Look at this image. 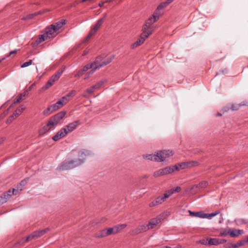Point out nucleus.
Listing matches in <instances>:
<instances>
[{"mask_svg": "<svg viewBox=\"0 0 248 248\" xmlns=\"http://www.w3.org/2000/svg\"><path fill=\"white\" fill-rule=\"evenodd\" d=\"M173 152L170 150L159 151L156 154H146L143 155V157L146 160L155 161L157 162H162L167 158L172 156Z\"/></svg>", "mask_w": 248, "mask_h": 248, "instance_id": "nucleus-1", "label": "nucleus"}, {"mask_svg": "<svg viewBox=\"0 0 248 248\" xmlns=\"http://www.w3.org/2000/svg\"><path fill=\"white\" fill-rule=\"evenodd\" d=\"M114 57V56H112L109 58L105 59L104 56H99L97 57L95 60L92 62L93 64L94 69H92L90 71V74H93L96 69H99L101 67L110 63Z\"/></svg>", "mask_w": 248, "mask_h": 248, "instance_id": "nucleus-2", "label": "nucleus"}, {"mask_svg": "<svg viewBox=\"0 0 248 248\" xmlns=\"http://www.w3.org/2000/svg\"><path fill=\"white\" fill-rule=\"evenodd\" d=\"M54 25L52 24L46 28L45 32L40 35L38 39V42L41 43L46 40L47 38H53L57 35V31L55 29Z\"/></svg>", "mask_w": 248, "mask_h": 248, "instance_id": "nucleus-3", "label": "nucleus"}, {"mask_svg": "<svg viewBox=\"0 0 248 248\" xmlns=\"http://www.w3.org/2000/svg\"><path fill=\"white\" fill-rule=\"evenodd\" d=\"M84 162L83 159H79L75 160H71L61 164L58 168L61 170H66L73 169L81 165Z\"/></svg>", "mask_w": 248, "mask_h": 248, "instance_id": "nucleus-4", "label": "nucleus"}, {"mask_svg": "<svg viewBox=\"0 0 248 248\" xmlns=\"http://www.w3.org/2000/svg\"><path fill=\"white\" fill-rule=\"evenodd\" d=\"M49 231L48 228H46L41 230H39L37 231L34 232L32 233L29 235L27 237H26L25 238H23L20 242V243H21L22 244L25 243L28 241H29L32 239L37 238L43 235H44L45 233Z\"/></svg>", "mask_w": 248, "mask_h": 248, "instance_id": "nucleus-5", "label": "nucleus"}, {"mask_svg": "<svg viewBox=\"0 0 248 248\" xmlns=\"http://www.w3.org/2000/svg\"><path fill=\"white\" fill-rule=\"evenodd\" d=\"M161 16V14L160 13L158 12L157 11H155L153 15L150 16L147 20L146 21L145 24L143 27L142 28V31H144V27L146 28V30L147 31H148V30L149 31H151L152 32L153 31V30L150 28V26L155 21H156Z\"/></svg>", "mask_w": 248, "mask_h": 248, "instance_id": "nucleus-6", "label": "nucleus"}, {"mask_svg": "<svg viewBox=\"0 0 248 248\" xmlns=\"http://www.w3.org/2000/svg\"><path fill=\"white\" fill-rule=\"evenodd\" d=\"M178 169L179 168L176 165L172 167H167L155 171L154 172L153 175L155 177H157L160 176L171 173L175 170H178Z\"/></svg>", "mask_w": 248, "mask_h": 248, "instance_id": "nucleus-7", "label": "nucleus"}, {"mask_svg": "<svg viewBox=\"0 0 248 248\" xmlns=\"http://www.w3.org/2000/svg\"><path fill=\"white\" fill-rule=\"evenodd\" d=\"M152 33V31L148 30L146 31V28L144 27V31L141 34L140 37L138 39L132 46V48L137 47L140 46V45L143 43L145 39L148 37V36Z\"/></svg>", "mask_w": 248, "mask_h": 248, "instance_id": "nucleus-8", "label": "nucleus"}, {"mask_svg": "<svg viewBox=\"0 0 248 248\" xmlns=\"http://www.w3.org/2000/svg\"><path fill=\"white\" fill-rule=\"evenodd\" d=\"M63 69H61L59 70L55 74L53 75L49 80L47 82L46 84L43 87V89L44 90L47 89L51 87L52 85H53L54 83L59 79L62 73H63Z\"/></svg>", "mask_w": 248, "mask_h": 248, "instance_id": "nucleus-9", "label": "nucleus"}, {"mask_svg": "<svg viewBox=\"0 0 248 248\" xmlns=\"http://www.w3.org/2000/svg\"><path fill=\"white\" fill-rule=\"evenodd\" d=\"M57 125V124L50 118L47 124L45 125L39 131L40 135H43L51 129L54 128Z\"/></svg>", "mask_w": 248, "mask_h": 248, "instance_id": "nucleus-10", "label": "nucleus"}, {"mask_svg": "<svg viewBox=\"0 0 248 248\" xmlns=\"http://www.w3.org/2000/svg\"><path fill=\"white\" fill-rule=\"evenodd\" d=\"M105 17L106 16H104V17L102 18L97 21V23L95 24L93 28L90 31L88 35L87 36L86 38V40L87 41L89 40L91 37L92 35H93L95 33V32L98 30V29L100 27V26L104 22V20Z\"/></svg>", "mask_w": 248, "mask_h": 248, "instance_id": "nucleus-11", "label": "nucleus"}, {"mask_svg": "<svg viewBox=\"0 0 248 248\" xmlns=\"http://www.w3.org/2000/svg\"><path fill=\"white\" fill-rule=\"evenodd\" d=\"M162 217H157L155 218L150 219L147 224L149 229L154 228L157 224L161 223Z\"/></svg>", "mask_w": 248, "mask_h": 248, "instance_id": "nucleus-12", "label": "nucleus"}, {"mask_svg": "<svg viewBox=\"0 0 248 248\" xmlns=\"http://www.w3.org/2000/svg\"><path fill=\"white\" fill-rule=\"evenodd\" d=\"M78 124V121H74L66 125L65 127H63V129H65V132L68 134V133L74 131L77 128Z\"/></svg>", "mask_w": 248, "mask_h": 248, "instance_id": "nucleus-13", "label": "nucleus"}, {"mask_svg": "<svg viewBox=\"0 0 248 248\" xmlns=\"http://www.w3.org/2000/svg\"><path fill=\"white\" fill-rule=\"evenodd\" d=\"M67 135V134L65 132V129L62 128L59 131L52 139L54 141H58L60 139L65 137Z\"/></svg>", "mask_w": 248, "mask_h": 248, "instance_id": "nucleus-14", "label": "nucleus"}, {"mask_svg": "<svg viewBox=\"0 0 248 248\" xmlns=\"http://www.w3.org/2000/svg\"><path fill=\"white\" fill-rule=\"evenodd\" d=\"M166 199L164 198L163 195L159 196L157 197L155 200L152 201L149 204V206L150 207H153L157 205L163 203Z\"/></svg>", "mask_w": 248, "mask_h": 248, "instance_id": "nucleus-15", "label": "nucleus"}, {"mask_svg": "<svg viewBox=\"0 0 248 248\" xmlns=\"http://www.w3.org/2000/svg\"><path fill=\"white\" fill-rule=\"evenodd\" d=\"M148 230H149V228L147 224H144L137 228L134 231H133V233L134 234H137L142 232H146Z\"/></svg>", "mask_w": 248, "mask_h": 248, "instance_id": "nucleus-16", "label": "nucleus"}, {"mask_svg": "<svg viewBox=\"0 0 248 248\" xmlns=\"http://www.w3.org/2000/svg\"><path fill=\"white\" fill-rule=\"evenodd\" d=\"M65 114V112L61 111L51 117V118L55 122V124H58L60 121L63 118Z\"/></svg>", "mask_w": 248, "mask_h": 248, "instance_id": "nucleus-17", "label": "nucleus"}, {"mask_svg": "<svg viewBox=\"0 0 248 248\" xmlns=\"http://www.w3.org/2000/svg\"><path fill=\"white\" fill-rule=\"evenodd\" d=\"M247 241L246 240H241L237 242L235 244L233 243H229L226 245L227 248H238L240 247L244 246Z\"/></svg>", "mask_w": 248, "mask_h": 248, "instance_id": "nucleus-18", "label": "nucleus"}, {"mask_svg": "<svg viewBox=\"0 0 248 248\" xmlns=\"http://www.w3.org/2000/svg\"><path fill=\"white\" fill-rule=\"evenodd\" d=\"M188 212L189 213V215L191 216L195 217H198L200 218H204V217H205V215H204V213H202V212H192L190 210L188 211Z\"/></svg>", "mask_w": 248, "mask_h": 248, "instance_id": "nucleus-19", "label": "nucleus"}, {"mask_svg": "<svg viewBox=\"0 0 248 248\" xmlns=\"http://www.w3.org/2000/svg\"><path fill=\"white\" fill-rule=\"evenodd\" d=\"M65 24V20L62 19L61 21H58L54 24H52V25H54V28L58 31L60 29H61L62 26Z\"/></svg>", "mask_w": 248, "mask_h": 248, "instance_id": "nucleus-20", "label": "nucleus"}, {"mask_svg": "<svg viewBox=\"0 0 248 248\" xmlns=\"http://www.w3.org/2000/svg\"><path fill=\"white\" fill-rule=\"evenodd\" d=\"M242 230L234 229L232 231H230V236L231 237H235L242 234Z\"/></svg>", "mask_w": 248, "mask_h": 248, "instance_id": "nucleus-21", "label": "nucleus"}, {"mask_svg": "<svg viewBox=\"0 0 248 248\" xmlns=\"http://www.w3.org/2000/svg\"><path fill=\"white\" fill-rule=\"evenodd\" d=\"M107 236L106 229L102 230L98 233L95 234V237L96 238H102Z\"/></svg>", "mask_w": 248, "mask_h": 248, "instance_id": "nucleus-22", "label": "nucleus"}, {"mask_svg": "<svg viewBox=\"0 0 248 248\" xmlns=\"http://www.w3.org/2000/svg\"><path fill=\"white\" fill-rule=\"evenodd\" d=\"M208 245L210 246L218 245L217 238H208Z\"/></svg>", "mask_w": 248, "mask_h": 248, "instance_id": "nucleus-23", "label": "nucleus"}, {"mask_svg": "<svg viewBox=\"0 0 248 248\" xmlns=\"http://www.w3.org/2000/svg\"><path fill=\"white\" fill-rule=\"evenodd\" d=\"M25 108L22 106L18 107L13 114L16 117H18L20 115L21 113L24 110Z\"/></svg>", "mask_w": 248, "mask_h": 248, "instance_id": "nucleus-24", "label": "nucleus"}, {"mask_svg": "<svg viewBox=\"0 0 248 248\" xmlns=\"http://www.w3.org/2000/svg\"><path fill=\"white\" fill-rule=\"evenodd\" d=\"M63 106L62 103L60 101V100L58 101L56 103L52 105L53 110L55 111L61 108Z\"/></svg>", "mask_w": 248, "mask_h": 248, "instance_id": "nucleus-25", "label": "nucleus"}, {"mask_svg": "<svg viewBox=\"0 0 248 248\" xmlns=\"http://www.w3.org/2000/svg\"><path fill=\"white\" fill-rule=\"evenodd\" d=\"M234 221L238 225L248 223V220L244 218H237L235 219Z\"/></svg>", "mask_w": 248, "mask_h": 248, "instance_id": "nucleus-26", "label": "nucleus"}, {"mask_svg": "<svg viewBox=\"0 0 248 248\" xmlns=\"http://www.w3.org/2000/svg\"><path fill=\"white\" fill-rule=\"evenodd\" d=\"M92 155V153L90 151L87 150H83L80 152L79 156L80 157L85 159L84 157L86 156H89Z\"/></svg>", "mask_w": 248, "mask_h": 248, "instance_id": "nucleus-27", "label": "nucleus"}, {"mask_svg": "<svg viewBox=\"0 0 248 248\" xmlns=\"http://www.w3.org/2000/svg\"><path fill=\"white\" fill-rule=\"evenodd\" d=\"M106 82V79H102L96 83L95 85H93V88H95V89L98 90Z\"/></svg>", "mask_w": 248, "mask_h": 248, "instance_id": "nucleus-28", "label": "nucleus"}, {"mask_svg": "<svg viewBox=\"0 0 248 248\" xmlns=\"http://www.w3.org/2000/svg\"><path fill=\"white\" fill-rule=\"evenodd\" d=\"M55 110H53L52 105L49 106L46 109L43 111V114L46 116L49 115Z\"/></svg>", "mask_w": 248, "mask_h": 248, "instance_id": "nucleus-29", "label": "nucleus"}, {"mask_svg": "<svg viewBox=\"0 0 248 248\" xmlns=\"http://www.w3.org/2000/svg\"><path fill=\"white\" fill-rule=\"evenodd\" d=\"M39 14V13H33V14H29V15H27L26 16H24V17H22L21 19L23 20L31 19L34 16H36L37 15H38Z\"/></svg>", "mask_w": 248, "mask_h": 248, "instance_id": "nucleus-30", "label": "nucleus"}, {"mask_svg": "<svg viewBox=\"0 0 248 248\" xmlns=\"http://www.w3.org/2000/svg\"><path fill=\"white\" fill-rule=\"evenodd\" d=\"M169 3H167V1H165L164 2H163L161 3L157 7L155 11H157L159 13V11L163 9L164 8L166 7Z\"/></svg>", "mask_w": 248, "mask_h": 248, "instance_id": "nucleus-31", "label": "nucleus"}, {"mask_svg": "<svg viewBox=\"0 0 248 248\" xmlns=\"http://www.w3.org/2000/svg\"><path fill=\"white\" fill-rule=\"evenodd\" d=\"M8 199V196L4 194L0 196V205L5 203Z\"/></svg>", "mask_w": 248, "mask_h": 248, "instance_id": "nucleus-32", "label": "nucleus"}, {"mask_svg": "<svg viewBox=\"0 0 248 248\" xmlns=\"http://www.w3.org/2000/svg\"><path fill=\"white\" fill-rule=\"evenodd\" d=\"M173 194V191L172 189H170L169 190H167L164 194H163V196L165 199L170 197L171 195Z\"/></svg>", "mask_w": 248, "mask_h": 248, "instance_id": "nucleus-33", "label": "nucleus"}, {"mask_svg": "<svg viewBox=\"0 0 248 248\" xmlns=\"http://www.w3.org/2000/svg\"><path fill=\"white\" fill-rule=\"evenodd\" d=\"M91 68H92V69H94L93 64L92 63H88L87 64L85 65L82 69V71L85 72Z\"/></svg>", "mask_w": 248, "mask_h": 248, "instance_id": "nucleus-34", "label": "nucleus"}, {"mask_svg": "<svg viewBox=\"0 0 248 248\" xmlns=\"http://www.w3.org/2000/svg\"><path fill=\"white\" fill-rule=\"evenodd\" d=\"M34 59H35L34 58L32 60H30L29 61L24 62L21 65V67L22 68H25L31 65L32 63V62L34 60Z\"/></svg>", "mask_w": 248, "mask_h": 248, "instance_id": "nucleus-35", "label": "nucleus"}, {"mask_svg": "<svg viewBox=\"0 0 248 248\" xmlns=\"http://www.w3.org/2000/svg\"><path fill=\"white\" fill-rule=\"evenodd\" d=\"M208 185V183L206 181L202 182L199 183L197 186L199 188H203L206 187Z\"/></svg>", "mask_w": 248, "mask_h": 248, "instance_id": "nucleus-36", "label": "nucleus"}, {"mask_svg": "<svg viewBox=\"0 0 248 248\" xmlns=\"http://www.w3.org/2000/svg\"><path fill=\"white\" fill-rule=\"evenodd\" d=\"M218 213H219L218 212H216L215 213H212L210 214H204V215L205 216V217H204V218L213 217L216 216L218 214Z\"/></svg>", "mask_w": 248, "mask_h": 248, "instance_id": "nucleus-37", "label": "nucleus"}, {"mask_svg": "<svg viewBox=\"0 0 248 248\" xmlns=\"http://www.w3.org/2000/svg\"><path fill=\"white\" fill-rule=\"evenodd\" d=\"M70 100V98L68 97L66 95L63 96L61 99L60 101L62 102L63 105L64 104H66Z\"/></svg>", "mask_w": 248, "mask_h": 248, "instance_id": "nucleus-38", "label": "nucleus"}, {"mask_svg": "<svg viewBox=\"0 0 248 248\" xmlns=\"http://www.w3.org/2000/svg\"><path fill=\"white\" fill-rule=\"evenodd\" d=\"M16 118L13 114L11 115L6 120V124H10Z\"/></svg>", "mask_w": 248, "mask_h": 248, "instance_id": "nucleus-39", "label": "nucleus"}, {"mask_svg": "<svg viewBox=\"0 0 248 248\" xmlns=\"http://www.w3.org/2000/svg\"><path fill=\"white\" fill-rule=\"evenodd\" d=\"M106 232L107 236L111 234L114 233V228H109L108 229H106Z\"/></svg>", "mask_w": 248, "mask_h": 248, "instance_id": "nucleus-40", "label": "nucleus"}, {"mask_svg": "<svg viewBox=\"0 0 248 248\" xmlns=\"http://www.w3.org/2000/svg\"><path fill=\"white\" fill-rule=\"evenodd\" d=\"M76 94V91L75 90H72L70 92H69L66 95L69 97V98L71 97L74 96Z\"/></svg>", "mask_w": 248, "mask_h": 248, "instance_id": "nucleus-41", "label": "nucleus"}, {"mask_svg": "<svg viewBox=\"0 0 248 248\" xmlns=\"http://www.w3.org/2000/svg\"><path fill=\"white\" fill-rule=\"evenodd\" d=\"M240 106V105H239V104H236V105L232 104L231 105V108L233 110H236L239 108Z\"/></svg>", "mask_w": 248, "mask_h": 248, "instance_id": "nucleus-42", "label": "nucleus"}, {"mask_svg": "<svg viewBox=\"0 0 248 248\" xmlns=\"http://www.w3.org/2000/svg\"><path fill=\"white\" fill-rule=\"evenodd\" d=\"M23 98L22 97V95H19L17 98L14 100V104L18 103L20 102L22 100H23Z\"/></svg>", "mask_w": 248, "mask_h": 248, "instance_id": "nucleus-43", "label": "nucleus"}, {"mask_svg": "<svg viewBox=\"0 0 248 248\" xmlns=\"http://www.w3.org/2000/svg\"><path fill=\"white\" fill-rule=\"evenodd\" d=\"M198 243L203 245H208V238H207L206 239H202V240H200L198 242Z\"/></svg>", "mask_w": 248, "mask_h": 248, "instance_id": "nucleus-44", "label": "nucleus"}, {"mask_svg": "<svg viewBox=\"0 0 248 248\" xmlns=\"http://www.w3.org/2000/svg\"><path fill=\"white\" fill-rule=\"evenodd\" d=\"M19 190L21 191L22 188H21L19 189L13 188L12 190L13 195H16L18 194L19 193Z\"/></svg>", "mask_w": 248, "mask_h": 248, "instance_id": "nucleus-45", "label": "nucleus"}, {"mask_svg": "<svg viewBox=\"0 0 248 248\" xmlns=\"http://www.w3.org/2000/svg\"><path fill=\"white\" fill-rule=\"evenodd\" d=\"M228 234H230V232H226V231H222L220 232L219 233V236H226Z\"/></svg>", "mask_w": 248, "mask_h": 248, "instance_id": "nucleus-46", "label": "nucleus"}, {"mask_svg": "<svg viewBox=\"0 0 248 248\" xmlns=\"http://www.w3.org/2000/svg\"><path fill=\"white\" fill-rule=\"evenodd\" d=\"M172 189V190L173 191V193H175V192H179L180 191L181 189V188L180 186H176L174 188H171Z\"/></svg>", "mask_w": 248, "mask_h": 248, "instance_id": "nucleus-47", "label": "nucleus"}, {"mask_svg": "<svg viewBox=\"0 0 248 248\" xmlns=\"http://www.w3.org/2000/svg\"><path fill=\"white\" fill-rule=\"evenodd\" d=\"M114 233H116L119 232L120 230H122L120 225L115 226L114 228Z\"/></svg>", "mask_w": 248, "mask_h": 248, "instance_id": "nucleus-48", "label": "nucleus"}, {"mask_svg": "<svg viewBox=\"0 0 248 248\" xmlns=\"http://www.w3.org/2000/svg\"><path fill=\"white\" fill-rule=\"evenodd\" d=\"M186 163L187 164V165H190V166H196L198 164V163L196 161H192L190 162H187Z\"/></svg>", "mask_w": 248, "mask_h": 248, "instance_id": "nucleus-49", "label": "nucleus"}, {"mask_svg": "<svg viewBox=\"0 0 248 248\" xmlns=\"http://www.w3.org/2000/svg\"><path fill=\"white\" fill-rule=\"evenodd\" d=\"M84 72L83 71H82V69H81V70H79L78 71V72L75 75V77H79L83 74Z\"/></svg>", "mask_w": 248, "mask_h": 248, "instance_id": "nucleus-50", "label": "nucleus"}, {"mask_svg": "<svg viewBox=\"0 0 248 248\" xmlns=\"http://www.w3.org/2000/svg\"><path fill=\"white\" fill-rule=\"evenodd\" d=\"M95 90V88H93V86H92L90 88L88 89L86 91H87V93L91 94V93H93Z\"/></svg>", "mask_w": 248, "mask_h": 248, "instance_id": "nucleus-51", "label": "nucleus"}, {"mask_svg": "<svg viewBox=\"0 0 248 248\" xmlns=\"http://www.w3.org/2000/svg\"><path fill=\"white\" fill-rule=\"evenodd\" d=\"M4 194L8 196V198L9 199L11 197V196L13 195L12 190L10 189L6 193H4Z\"/></svg>", "mask_w": 248, "mask_h": 248, "instance_id": "nucleus-52", "label": "nucleus"}, {"mask_svg": "<svg viewBox=\"0 0 248 248\" xmlns=\"http://www.w3.org/2000/svg\"><path fill=\"white\" fill-rule=\"evenodd\" d=\"M226 242L225 239H217L218 245L220 244H223Z\"/></svg>", "mask_w": 248, "mask_h": 248, "instance_id": "nucleus-53", "label": "nucleus"}, {"mask_svg": "<svg viewBox=\"0 0 248 248\" xmlns=\"http://www.w3.org/2000/svg\"><path fill=\"white\" fill-rule=\"evenodd\" d=\"M28 94V91H25L23 93L20 94L19 95H22V97H26Z\"/></svg>", "mask_w": 248, "mask_h": 248, "instance_id": "nucleus-54", "label": "nucleus"}, {"mask_svg": "<svg viewBox=\"0 0 248 248\" xmlns=\"http://www.w3.org/2000/svg\"><path fill=\"white\" fill-rule=\"evenodd\" d=\"M109 1H110V0H107L105 1H104V2H101V3H99V4H98V6H99V7H102V6L104 5V4L106 2H107Z\"/></svg>", "mask_w": 248, "mask_h": 248, "instance_id": "nucleus-55", "label": "nucleus"}, {"mask_svg": "<svg viewBox=\"0 0 248 248\" xmlns=\"http://www.w3.org/2000/svg\"><path fill=\"white\" fill-rule=\"evenodd\" d=\"M16 52H17V50L16 49H15V50H14L13 51H11L10 52V53H9V55L11 56V55H12L14 54H16Z\"/></svg>", "mask_w": 248, "mask_h": 248, "instance_id": "nucleus-56", "label": "nucleus"}, {"mask_svg": "<svg viewBox=\"0 0 248 248\" xmlns=\"http://www.w3.org/2000/svg\"><path fill=\"white\" fill-rule=\"evenodd\" d=\"M119 225L122 230L125 227H126V225L125 224H123Z\"/></svg>", "mask_w": 248, "mask_h": 248, "instance_id": "nucleus-57", "label": "nucleus"}, {"mask_svg": "<svg viewBox=\"0 0 248 248\" xmlns=\"http://www.w3.org/2000/svg\"><path fill=\"white\" fill-rule=\"evenodd\" d=\"M26 183V181L25 180L22 181L20 184V186H24V185Z\"/></svg>", "mask_w": 248, "mask_h": 248, "instance_id": "nucleus-58", "label": "nucleus"}, {"mask_svg": "<svg viewBox=\"0 0 248 248\" xmlns=\"http://www.w3.org/2000/svg\"><path fill=\"white\" fill-rule=\"evenodd\" d=\"M173 0H166V1H167V3H170L171 2H172Z\"/></svg>", "mask_w": 248, "mask_h": 248, "instance_id": "nucleus-59", "label": "nucleus"}, {"mask_svg": "<svg viewBox=\"0 0 248 248\" xmlns=\"http://www.w3.org/2000/svg\"><path fill=\"white\" fill-rule=\"evenodd\" d=\"M217 115L219 116H221V114L220 113H217Z\"/></svg>", "mask_w": 248, "mask_h": 248, "instance_id": "nucleus-60", "label": "nucleus"}, {"mask_svg": "<svg viewBox=\"0 0 248 248\" xmlns=\"http://www.w3.org/2000/svg\"><path fill=\"white\" fill-rule=\"evenodd\" d=\"M170 248V247H168V246H166V247H165V248Z\"/></svg>", "mask_w": 248, "mask_h": 248, "instance_id": "nucleus-61", "label": "nucleus"}, {"mask_svg": "<svg viewBox=\"0 0 248 248\" xmlns=\"http://www.w3.org/2000/svg\"><path fill=\"white\" fill-rule=\"evenodd\" d=\"M82 96H83V97H86V94H83Z\"/></svg>", "mask_w": 248, "mask_h": 248, "instance_id": "nucleus-62", "label": "nucleus"}, {"mask_svg": "<svg viewBox=\"0 0 248 248\" xmlns=\"http://www.w3.org/2000/svg\"><path fill=\"white\" fill-rule=\"evenodd\" d=\"M243 105H248V103H246V104H244Z\"/></svg>", "mask_w": 248, "mask_h": 248, "instance_id": "nucleus-63", "label": "nucleus"}, {"mask_svg": "<svg viewBox=\"0 0 248 248\" xmlns=\"http://www.w3.org/2000/svg\"><path fill=\"white\" fill-rule=\"evenodd\" d=\"M247 241V243L248 242V239L247 240H246Z\"/></svg>", "mask_w": 248, "mask_h": 248, "instance_id": "nucleus-64", "label": "nucleus"}]
</instances>
